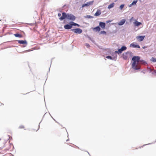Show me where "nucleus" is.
Segmentation results:
<instances>
[{"instance_id": "nucleus-1", "label": "nucleus", "mask_w": 156, "mask_h": 156, "mask_svg": "<svg viewBox=\"0 0 156 156\" xmlns=\"http://www.w3.org/2000/svg\"><path fill=\"white\" fill-rule=\"evenodd\" d=\"M140 58L138 56H134L132 58L133 62L132 63L131 67L133 69L137 70L140 69V66L139 64V61Z\"/></svg>"}, {"instance_id": "nucleus-2", "label": "nucleus", "mask_w": 156, "mask_h": 156, "mask_svg": "<svg viewBox=\"0 0 156 156\" xmlns=\"http://www.w3.org/2000/svg\"><path fill=\"white\" fill-rule=\"evenodd\" d=\"M131 53L129 52L124 53L122 55L123 59L124 60L129 59Z\"/></svg>"}, {"instance_id": "nucleus-3", "label": "nucleus", "mask_w": 156, "mask_h": 156, "mask_svg": "<svg viewBox=\"0 0 156 156\" xmlns=\"http://www.w3.org/2000/svg\"><path fill=\"white\" fill-rule=\"evenodd\" d=\"M126 47L125 46H122L121 48L119 49L118 50V51H115V53H118V54H121L122 52L126 49Z\"/></svg>"}, {"instance_id": "nucleus-4", "label": "nucleus", "mask_w": 156, "mask_h": 156, "mask_svg": "<svg viewBox=\"0 0 156 156\" xmlns=\"http://www.w3.org/2000/svg\"><path fill=\"white\" fill-rule=\"evenodd\" d=\"M67 19L71 20H74L76 19V17L72 14H68Z\"/></svg>"}, {"instance_id": "nucleus-5", "label": "nucleus", "mask_w": 156, "mask_h": 156, "mask_svg": "<svg viewBox=\"0 0 156 156\" xmlns=\"http://www.w3.org/2000/svg\"><path fill=\"white\" fill-rule=\"evenodd\" d=\"M71 30L73 31L75 33L80 34L82 32V30L80 28H76L72 29Z\"/></svg>"}, {"instance_id": "nucleus-6", "label": "nucleus", "mask_w": 156, "mask_h": 156, "mask_svg": "<svg viewBox=\"0 0 156 156\" xmlns=\"http://www.w3.org/2000/svg\"><path fill=\"white\" fill-rule=\"evenodd\" d=\"M94 2V1L88 2L87 3L83 4L82 5V7L83 8L85 6H88L90 5H92L93 4Z\"/></svg>"}, {"instance_id": "nucleus-7", "label": "nucleus", "mask_w": 156, "mask_h": 156, "mask_svg": "<svg viewBox=\"0 0 156 156\" xmlns=\"http://www.w3.org/2000/svg\"><path fill=\"white\" fill-rule=\"evenodd\" d=\"M62 16L59 18V19L62 21L65 19L66 18L67 19V14H66L65 12H63L62 13Z\"/></svg>"}, {"instance_id": "nucleus-8", "label": "nucleus", "mask_w": 156, "mask_h": 156, "mask_svg": "<svg viewBox=\"0 0 156 156\" xmlns=\"http://www.w3.org/2000/svg\"><path fill=\"white\" fill-rule=\"evenodd\" d=\"M64 27L65 29L68 30L71 29L72 27V25L71 24V23L69 24H67L64 25Z\"/></svg>"}, {"instance_id": "nucleus-9", "label": "nucleus", "mask_w": 156, "mask_h": 156, "mask_svg": "<svg viewBox=\"0 0 156 156\" xmlns=\"http://www.w3.org/2000/svg\"><path fill=\"white\" fill-rule=\"evenodd\" d=\"M144 37V36H138L136 37V38L139 41H141L143 40Z\"/></svg>"}, {"instance_id": "nucleus-10", "label": "nucleus", "mask_w": 156, "mask_h": 156, "mask_svg": "<svg viewBox=\"0 0 156 156\" xmlns=\"http://www.w3.org/2000/svg\"><path fill=\"white\" fill-rule=\"evenodd\" d=\"M18 42L19 44H25V46L24 47L26 46L27 44V42L26 40H19Z\"/></svg>"}, {"instance_id": "nucleus-11", "label": "nucleus", "mask_w": 156, "mask_h": 156, "mask_svg": "<svg viewBox=\"0 0 156 156\" xmlns=\"http://www.w3.org/2000/svg\"><path fill=\"white\" fill-rule=\"evenodd\" d=\"M105 25H106L105 23L102 22H100L99 23V26L103 29H104L105 28Z\"/></svg>"}, {"instance_id": "nucleus-12", "label": "nucleus", "mask_w": 156, "mask_h": 156, "mask_svg": "<svg viewBox=\"0 0 156 156\" xmlns=\"http://www.w3.org/2000/svg\"><path fill=\"white\" fill-rule=\"evenodd\" d=\"M130 46L133 47V48H140V47L139 45H136L134 43H133L130 44Z\"/></svg>"}, {"instance_id": "nucleus-13", "label": "nucleus", "mask_w": 156, "mask_h": 156, "mask_svg": "<svg viewBox=\"0 0 156 156\" xmlns=\"http://www.w3.org/2000/svg\"><path fill=\"white\" fill-rule=\"evenodd\" d=\"M94 31L96 32L100 31L101 30L99 26H97L95 27L92 28Z\"/></svg>"}, {"instance_id": "nucleus-14", "label": "nucleus", "mask_w": 156, "mask_h": 156, "mask_svg": "<svg viewBox=\"0 0 156 156\" xmlns=\"http://www.w3.org/2000/svg\"><path fill=\"white\" fill-rule=\"evenodd\" d=\"M133 23L135 26H138L142 24L141 22H139L136 21L134 22Z\"/></svg>"}, {"instance_id": "nucleus-15", "label": "nucleus", "mask_w": 156, "mask_h": 156, "mask_svg": "<svg viewBox=\"0 0 156 156\" xmlns=\"http://www.w3.org/2000/svg\"><path fill=\"white\" fill-rule=\"evenodd\" d=\"M125 20L122 19L120 22L119 23L118 25L120 26L122 25L125 23Z\"/></svg>"}, {"instance_id": "nucleus-16", "label": "nucleus", "mask_w": 156, "mask_h": 156, "mask_svg": "<svg viewBox=\"0 0 156 156\" xmlns=\"http://www.w3.org/2000/svg\"><path fill=\"white\" fill-rule=\"evenodd\" d=\"M101 13V11L100 10H98L94 14V16H99Z\"/></svg>"}, {"instance_id": "nucleus-17", "label": "nucleus", "mask_w": 156, "mask_h": 156, "mask_svg": "<svg viewBox=\"0 0 156 156\" xmlns=\"http://www.w3.org/2000/svg\"><path fill=\"white\" fill-rule=\"evenodd\" d=\"M140 64H143L145 65L147 64L146 62L143 60H140L139 61V64L140 65Z\"/></svg>"}, {"instance_id": "nucleus-18", "label": "nucleus", "mask_w": 156, "mask_h": 156, "mask_svg": "<svg viewBox=\"0 0 156 156\" xmlns=\"http://www.w3.org/2000/svg\"><path fill=\"white\" fill-rule=\"evenodd\" d=\"M115 5V3H112L109 5L108 6V9H110L112 8H113Z\"/></svg>"}, {"instance_id": "nucleus-19", "label": "nucleus", "mask_w": 156, "mask_h": 156, "mask_svg": "<svg viewBox=\"0 0 156 156\" xmlns=\"http://www.w3.org/2000/svg\"><path fill=\"white\" fill-rule=\"evenodd\" d=\"M14 35L16 37H22V35L19 34H14Z\"/></svg>"}, {"instance_id": "nucleus-20", "label": "nucleus", "mask_w": 156, "mask_h": 156, "mask_svg": "<svg viewBox=\"0 0 156 156\" xmlns=\"http://www.w3.org/2000/svg\"><path fill=\"white\" fill-rule=\"evenodd\" d=\"M70 23H71V24L72 25V27L73 26H77L78 27L79 26V25L76 23H75L73 22H70Z\"/></svg>"}, {"instance_id": "nucleus-21", "label": "nucleus", "mask_w": 156, "mask_h": 156, "mask_svg": "<svg viewBox=\"0 0 156 156\" xmlns=\"http://www.w3.org/2000/svg\"><path fill=\"white\" fill-rule=\"evenodd\" d=\"M151 61H152L153 62H156V59L152 57L151 59Z\"/></svg>"}, {"instance_id": "nucleus-22", "label": "nucleus", "mask_w": 156, "mask_h": 156, "mask_svg": "<svg viewBox=\"0 0 156 156\" xmlns=\"http://www.w3.org/2000/svg\"><path fill=\"white\" fill-rule=\"evenodd\" d=\"M137 2V1H134L130 5V6H131L132 5H133L134 4H136Z\"/></svg>"}, {"instance_id": "nucleus-23", "label": "nucleus", "mask_w": 156, "mask_h": 156, "mask_svg": "<svg viewBox=\"0 0 156 156\" xmlns=\"http://www.w3.org/2000/svg\"><path fill=\"white\" fill-rule=\"evenodd\" d=\"M124 4H122V5H121L120 6V7H119V8H120V9H122L123 8V7H124Z\"/></svg>"}, {"instance_id": "nucleus-24", "label": "nucleus", "mask_w": 156, "mask_h": 156, "mask_svg": "<svg viewBox=\"0 0 156 156\" xmlns=\"http://www.w3.org/2000/svg\"><path fill=\"white\" fill-rule=\"evenodd\" d=\"M20 129H24L25 126L23 125H21L19 127Z\"/></svg>"}, {"instance_id": "nucleus-25", "label": "nucleus", "mask_w": 156, "mask_h": 156, "mask_svg": "<svg viewBox=\"0 0 156 156\" xmlns=\"http://www.w3.org/2000/svg\"><path fill=\"white\" fill-rule=\"evenodd\" d=\"M106 58L108 59H112V57L111 56H108L106 57Z\"/></svg>"}, {"instance_id": "nucleus-26", "label": "nucleus", "mask_w": 156, "mask_h": 156, "mask_svg": "<svg viewBox=\"0 0 156 156\" xmlns=\"http://www.w3.org/2000/svg\"><path fill=\"white\" fill-rule=\"evenodd\" d=\"M101 34H106V32L105 31H102L101 32Z\"/></svg>"}, {"instance_id": "nucleus-27", "label": "nucleus", "mask_w": 156, "mask_h": 156, "mask_svg": "<svg viewBox=\"0 0 156 156\" xmlns=\"http://www.w3.org/2000/svg\"><path fill=\"white\" fill-rule=\"evenodd\" d=\"M112 20H108V21H106V23H110V22H111L112 21Z\"/></svg>"}, {"instance_id": "nucleus-28", "label": "nucleus", "mask_w": 156, "mask_h": 156, "mask_svg": "<svg viewBox=\"0 0 156 156\" xmlns=\"http://www.w3.org/2000/svg\"><path fill=\"white\" fill-rule=\"evenodd\" d=\"M61 14L60 13H58V16L59 17L60 16H61Z\"/></svg>"}, {"instance_id": "nucleus-29", "label": "nucleus", "mask_w": 156, "mask_h": 156, "mask_svg": "<svg viewBox=\"0 0 156 156\" xmlns=\"http://www.w3.org/2000/svg\"><path fill=\"white\" fill-rule=\"evenodd\" d=\"M147 48V46H144V47H142V48H144H144Z\"/></svg>"}, {"instance_id": "nucleus-30", "label": "nucleus", "mask_w": 156, "mask_h": 156, "mask_svg": "<svg viewBox=\"0 0 156 156\" xmlns=\"http://www.w3.org/2000/svg\"><path fill=\"white\" fill-rule=\"evenodd\" d=\"M133 19V17H132L130 19V21H131Z\"/></svg>"}, {"instance_id": "nucleus-31", "label": "nucleus", "mask_w": 156, "mask_h": 156, "mask_svg": "<svg viewBox=\"0 0 156 156\" xmlns=\"http://www.w3.org/2000/svg\"><path fill=\"white\" fill-rule=\"evenodd\" d=\"M89 46V44H88L87 45V46Z\"/></svg>"}]
</instances>
